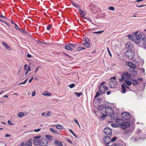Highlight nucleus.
I'll list each match as a JSON object with an SVG mask.
<instances>
[{
	"mask_svg": "<svg viewBox=\"0 0 146 146\" xmlns=\"http://www.w3.org/2000/svg\"><path fill=\"white\" fill-rule=\"evenodd\" d=\"M131 39L137 44H139L142 41L145 40L146 38L143 33H139L137 35V32H136L132 35Z\"/></svg>",
	"mask_w": 146,
	"mask_h": 146,
	"instance_id": "nucleus-1",
	"label": "nucleus"
},
{
	"mask_svg": "<svg viewBox=\"0 0 146 146\" xmlns=\"http://www.w3.org/2000/svg\"><path fill=\"white\" fill-rule=\"evenodd\" d=\"M115 122L118 123L119 127L123 129H125L127 127L130 126V124L129 123L125 122L124 120L121 119H116Z\"/></svg>",
	"mask_w": 146,
	"mask_h": 146,
	"instance_id": "nucleus-2",
	"label": "nucleus"
},
{
	"mask_svg": "<svg viewBox=\"0 0 146 146\" xmlns=\"http://www.w3.org/2000/svg\"><path fill=\"white\" fill-rule=\"evenodd\" d=\"M125 55L127 58L130 59L133 58L135 56L134 52L130 50H127L125 53Z\"/></svg>",
	"mask_w": 146,
	"mask_h": 146,
	"instance_id": "nucleus-3",
	"label": "nucleus"
},
{
	"mask_svg": "<svg viewBox=\"0 0 146 146\" xmlns=\"http://www.w3.org/2000/svg\"><path fill=\"white\" fill-rule=\"evenodd\" d=\"M131 77V76L130 74H129L128 72H126L121 75V78L119 79V81H122L124 80L125 78L128 80L130 79Z\"/></svg>",
	"mask_w": 146,
	"mask_h": 146,
	"instance_id": "nucleus-4",
	"label": "nucleus"
},
{
	"mask_svg": "<svg viewBox=\"0 0 146 146\" xmlns=\"http://www.w3.org/2000/svg\"><path fill=\"white\" fill-rule=\"evenodd\" d=\"M130 114L127 112L124 111L121 114L122 117L125 119H128L130 118Z\"/></svg>",
	"mask_w": 146,
	"mask_h": 146,
	"instance_id": "nucleus-5",
	"label": "nucleus"
},
{
	"mask_svg": "<svg viewBox=\"0 0 146 146\" xmlns=\"http://www.w3.org/2000/svg\"><path fill=\"white\" fill-rule=\"evenodd\" d=\"M105 83V82H102L100 84V85L99 87L98 90L99 92H100V94H103L105 93V90L104 87V84Z\"/></svg>",
	"mask_w": 146,
	"mask_h": 146,
	"instance_id": "nucleus-6",
	"label": "nucleus"
},
{
	"mask_svg": "<svg viewBox=\"0 0 146 146\" xmlns=\"http://www.w3.org/2000/svg\"><path fill=\"white\" fill-rule=\"evenodd\" d=\"M105 113L107 115H112L114 113L113 109L110 107H107L105 108Z\"/></svg>",
	"mask_w": 146,
	"mask_h": 146,
	"instance_id": "nucleus-7",
	"label": "nucleus"
},
{
	"mask_svg": "<svg viewBox=\"0 0 146 146\" xmlns=\"http://www.w3.org/2000/svg\"><path fill=\"white\" fill-rule=\"evenodd\" d=\"M48 143V141L44 138H42V140L39 145L40 146H47Z\"/></svg>",
	"mask_w": 146,
	"mask_h": 146,
	"instance_id": "nucleus-8",
	"label": "nucleus"
},
{
	"mask_svg": "<svg viewBox=\"0 0 146 146\" xmlns=\"http://www.w3.org/2000/svg\"><path fill=\"white\" fill-rule=\"evenodd\" d=\"M41 137H34L33 141V143L35 145H38L40 144L42 139H40Z\"/></svg>",
	"mask_w": 146,
	"mask_h": 146,
	"instance_id": "nucleus-9",
	"label": "nucleus"
},
{
	"mask_svg": "<svg viewBox=\"0 0 146 146\" xmlns=\"http://www.w3.org/2000/svg\"><path fill=\"white\" fill-rule=\"evenodd\" d=\"M104 132L105 133L108 135H110L112 133L111 129L108 127L105 128L104 129Z\"/></svg>",
	"mask_w": 146,
	"mask_h": 146,
	"instance_id": "nucleus-10",
	"label": "nucleus"
},
{
	"mask_svg": "<svg viewBox=\"0 0 146 146\" xmlns=\"http://www.w3.org/2000/svg\"><path fill=\"white\" fill-rule=\"evenodd\" d=\"M84 41V43H83V45L87 48H89L90 43L89 39L87 38H85Z\"/></svg>",
	"mask_w": 146,
	"mask_h": 146,
	"instance_id": "nucleus-11",
	"label": "nucleus"
},
{
	"mask_svg": "<svg viewBox=\"0 0 146 146\" xmlns=\"http://www.w3.org/2000/svg\"><path fill=\"white\" fill-rule=\"evenodd\" d=\"M111 137H104L103 141L106 144V145H108L111 142Z\"/></svg>",
	"mask_w": 146,
	"mask_h": 146,
	"instance_id": "nucleus-12",
	"label": "nucleus"
},
{
	"mask_svg": "<svg viewBox=\"0 0 146 146\" xmlns=\"http://www.w3.org/2000/svg\"><path fill=\"white\" fill-rule=\"evenodd\" d=\"M126 63L127 66L131 68L134 69L135 68V65L131 62L127 61L126 62Z\"/></svg>",
	"mask_w": 146,
	"mask_h": 146,
	"instance_id": "nucleus-13",
	"label": "nucleus"
},
{
	"mask_svg": "<svg viewBox=\"0 0 146 146\" xmlns=\"http://www.w3.org/2000/svg\"><path fill=\"white\" fill-rule=\"evenodd\" d=\"M125 47L126 48L128 49L127 50H130V51H132L133 48L132 44L130 42L126 44Z\"/></svg>",
	"mask_w": 146,
	"mask_h": 146,
	"instance_id": "nucleus-14",
	"label": "nucleus"
},
{
	"mask_svg": "<svg viewBox=\"0 0 146 146\" xmlns=\"http://www.w3.org/2000/svg\"><path fill=\"white\" fill-rule=\"evenodd\" d=\"M54 144L57 146H62L63 145L62 142L57 140L54 141Z\"/></svg>",
	"mask_w": 146,
	"mask_h": 146,
	"instance_id": "nucleus-15",
	"label": "nucleus"
},
{
	"mask_svg": "<svg viewBox=\"0 0 146 146\" xmlns=\"http://www.w3.org/2000/svg\"><path fill=\"white\" fill-rule=\"evenodd\" d=\"M110 81L111 83L110 84L111 85V86H112L111 88H112V87H114L117 85V83L114 80L111 79Z\"/></svg>",
	"mask_w": 146,
	"mask_h": 146,
	"instance_id": "nucleus-16",
	"label": "nucleus"
},
{
	"mask_svg": "<svg viewBox=\"0 0 146 146\" xmlns=\"http://www.w3.org/2000/svg\"><path fill=\"white\" fill-rule=\"evenodd\" d=\"M2 44L4 46L5 48L8 50H11V48L9 45L5 42L4 41L2 42Z\"/></svg>",
	"mask_w": 146,
	"mask_h": 146,
	"instance_id": "nucleus-17",
	"label": "nucleus"
},
{
	"mask_svg": "<svg viewBox=\"0 0 146 146\" xmlns=\"http://www.w3.org/2000/svg\"><path fill=\"white\" fill-rule=\"evenodd\" d=\"M105 106L104 105H101L99 106L98 108V110L101 111L103 110Z\"/></svg>",
	"mask_w": 146,
	"mask_h": 146,
	"instance_id": "nucleus-18",
	"label": "nucleus"
},
{
	"mask_svg": "<svg viewBox=\"0 0 146 146\" xmlns=\"http://www.w3.org/2000/svg\"><path fill=\"white\" fill-rule=\"evenodd\" d=\"M66 49L68 50H73L72 48L71 47L69 43L68 44H67L65 47Z\"/></svg>",
	"mask_w": 146,
	"mask_h": 146,
	"instance_id": "nucleus-19",
	"label": "nucleus"
},
{
	"mask_svg": "<svg viewBox=\"0 0 146 146\" xmlns=\"http://www.w3.org/2000/svg\"><path fill=\"white\" fill-rule=\"evenodd\" d=\"M32 140L31 139L29 141L26 142L25 143V146H32Z\"/></svg>",
	"mask_w": 146,
	"mask_h": 146,
	"instance_id": "nucleus-20",
	"label": "nucleus"
},
{
	"mask_svg": "<svg viewBox=\"0 0 146 146\" xmlns=\"http://www.w3.org/2000/svg\"><path fill=\"white\" fill-rule=\"evenodd\" d=\"M141 139V137H131L130 140L133 142H135L138 140Z\"/></svg>",
	"mask_w": 146,
	"mask_h": 146,
	"instance_id": "nucleus-21",
	"label": "nucleus"
},
{
	"mask_svg": "<svg viewBox=\"0 0 146 146\" xmlns=\"http://www.w3.org/2000/svg\"><path fill=\"white\" fill-rule=\"evenodd\" d=\"M121 92L123 93H125L126 92V89L125 88L123 84H122L121 86Z\"/></svg>",
	"mask_w": 146,
	"mask_h": 146,
	"instance_id": "nucleus-22",
	"label": "nucleus"
},
{
	"mask_svg": "<svg viewBox=\"0 0 146 146\" xmlns=\"http://www.w3.org/2000/svg\"><path fill=\"white\" fill-rule=\"evenodd\" d=\"M50 131L52 132L53 133H56L57 134H59V132H58V131H57L54 130L52 128H50Z\"/></svg>",
	"mask_w": 146,
	"mask_h": 146,
	"instance_id": "nucleus-23",
	"label": "nucleus"
},
{
	"mask_svg": "<svg viewBox=\"0 0 146 146\" xmlns=\"http://www.w3.org/2000/svg\"><path fill=\"white\" fill-rule=\"evenodd\" d=\"M69 44L70 45V46L73 48H75L78 46V44H74L72 43H69Z\"/></svg>",
	"mask_w": 146,
	"mask_h": 146,
	"instance_id": "nucleus-24",
	"label": "nucleus"
},
{
	"mask_svg": "<svg viewBox=\"0 0 146 146\" xmlns=\"http://www.w3.org/2000/svg\"><path fill=\"white\" fill-rule=\"evenodd\" d=\"M111 125L113 127H119V125L118 124L115 123H112Z\"/></svg>",
	"mask_w": 146,
	"mask_h": 146,
	"instance_id": "nucleus-25",
	"label": "nucleus"
},
{
	"mask_svg": "<svg viewBox=\"0 0 146 146\" xmlns=\"http://www.w3.org/2000/svg\"><path fill=\"white\" fill-rule=\"evenodd\" d=\"M83 49H85V48L84 47L82 46L79 47L77 49V50L78 51H80Z\"/></svg>",
	"mask_w": 146,
	"mask_h": 146,
	"instance_id": "nucleus-26",
	"label": "nucleus"
},
{
	"mask_svg": "<svg viewBox=\"0 0 146 146\" xmlns=\"http://www.w3.org/2000/svg\"><path fill=\"white\" fill-rule=\"evenodd\" d=\"M131 83L135 85H137L138 84V83L137 81L134 80H132V82H131Z\"/></svg>",
	"mask_w": 146,
	"mask_h": 146,
	"instance_id": "nucleus-27",
	"label": "nucleus"
},
{
	"mask_svg": "<svg viewBox=\"0 0 146 146\" xmlns=\"http://www.w3.org/2000/svg\"><path fill=\"white\" fill-rule=\"evenodd\" d=\"M43 96H50L51 95V94L48 92V91L45 92L43 94Z\"/></svg>",
	"mask_w": 146,
	"mask_h": 146,
	"instance_id": "nucleus-28",
	"label": "nucleus"
},
{
	"mask_svg": "<svg viewBox=\"0 0 146 146\" xmlns=\"http://www.w3.org/2000/svg\"><path fill=\"white\" fill-rule=\"evenodd\" d=\"M125 83L129 86H130L131 85V81H129V80H125Z\"/></svg>",
	"mask_w": 146,
	"mask_h": 146,
	"instance_id": "nucleus-29",
	"label": "nucleus"
},
{
	"mask_svg": "<svg viewBox=\"0 0 146 146\" xmlns=\"http://www.w3.org/2000/svg\"><path fill=\"white\" fill-rule=\"evenodd\" d=\"M79 11L80 12L81 15H82V16H84L85 14V13L83 10L81 9L79 10Z\"/></svg>",
	"mask_w": 146,
	"mask_h": 146,
	"instance_id": "nucleus-30",
	"label": "nucleus"
},
{
	"mask_svg": "<svg viewBox=\"0 0 146 146\" xmlns=\"http://www.w3.org/2000/svg\"><path fill=\"white\" fill-rule=\"evenodd\" d=\"M56 128L59 129H62L63 128V126L60 125H56Z\"/></svg>",
	"mask_w": 146,
	"mask_h": 146,
	"instance_id": "nucleus-31",
	"label": "nucleus"
},
{
	"mask_svg": "<svg viewBox=\"0 0 146 146\" xmlns=\"http://www.w3.org/2000/svg\"><path fill=\"white\" fill-rule=\"evenodd\" d=\"M131 73L133 75H135L137 74V72L135 70H132Z\"/></svg>",
	"mask_w": 146,
	"mask_h": 146,
	"instance_id": "nucleus-32",
	"label": "nucleus"
},
{
	"mask_svg": "<svg viewBox=\"0 0 146 146\" xmlns=\"http://www.w3.org/2000/svg\"><path fill=\"white\" fill-rule=\"evenodd\" d=\"M75 94L77 95L78 97H80L81 95L82 94V92H74Z\"/></svg>",
	"mask_w": 146,
	"mask_h": 146,
	"instance_id": "nucleus-33",
	"label": "nucleus"
},
{
	"mask_svg": "<svg viewBox=\"0 0 146 146\" xmlns=\"http://www.w3.org/2000/svg\"><path fill=\"white\" fill-rule=\"evenodd\" d=\"M52 114V113L50 111H48L47 112L46 114V115H44V116H50V115Z\"/></svg>",
	"mask_w": 146,
	"mask_h": 146,
	"instance_id": "nucleus-34",
	"label": "nucleus"
},
{
	"mask_svg": "<svg viewBox=\"0 0 146 146\" xmlns=\"http://www.w3.org/2000/svg\"><path fill=\"white\" fill-rule=\"evenodd\" d=\"M24 115L23 113L22 112H20L18 114V116L20 117H22Z\"/></svg>",
	"mask_w": 146,
	"mask_h": 146,
	"instance_id": "nucleus-35",
	"label": "nucleus"
},
{
	"mask_svg": "<svg viewBox=\"0 0 146 146\" xmlns=\"http://www.w3.org/2000/svg\"><path fill=\"white\" fill-rule=\"evenodd\" d=\"M51 27H52V26H51V25H48L47 26L46 29L47 30L49 31L50 30Z\"/></svg>",
	"mask_w": 146,
	"mask_h": 146,
	"instance_id": "nucleus-36",
	"label": "nucleus"
},
{
	"mask_svg": "<svg viewBox=\"0 0 146 146\" xmlns=\"http://www.w3.org/2000/svg\"><path fill=\"white\" fill-rule=\"evenodd\" d=\"M75 86V84H71L69 85L68 86L70 87V88H73Z\"/></svg>",
	"mask_w": 146,
	"mask_h": 146,
	"instance_id": "nucleus-37",
	"label": "nucleus"
},
{
	"mask_svg": "<svg viewBox=\"0 0 146 146\" xmlns=\"http://www.w3.org/2000/svg\"><path fill=\"white\" fill-rule=\"evenodd\" d=\"M69 130L70 131V132L73 135L75 136V137H77L76 135H75V134H74L72 130L71 129H69Z\"/></svg>",
	"mask_w": 146,
	"mask_h": 146,
	"instance_id": "nucleus-38",
	"label": "nucleus"
},
{
	"mask_svg": "<svg viewBox=\"0 0 146 146\" xmlns=\"http://www.w3.org/2000/svg\"><path fill=\"white\" fill-rule=\"evenodd\" d=\"M71 3L75 7H79V6L76 4L74 2H73L72 1H71Z\"/></svg>",
	"mask_w": 146,
	"mask_h": 146,
	"instance_id": "nucleus-39",
	"label": "nucleus"
},
{
	"mask_svg": "<svg viewBox=\"0 0 146 146\" xmlns=\"http://www.w3.org/2000/svg\"><path fill=\"white\" fill-rule=\"evenodd\" d=\"M113 146H123L122 144L120 143H118L117 144H115Z\"/></svg>",
	"mask_w": 146,
	"mask_h": 146,
	"instance_id": "nucleus-40",
	"label": "nucleus"
},
{
	"mask_svg": "<svg viewBox=\"0 0 146 146\" xmlns=\"http://www.w3.org/2000/svg\"><path fill=\"white\" fill-rule=\"evenodd\" d=\"M104 31H98L97 32H95L93 33H96V34H100L103 32Z\"/></svg>",
	"mask_w": 146,
	"mask_h": 146,
	"instance_id": "nucleus-41",
	"label": "nucleus"
},
{
	"mask_svg": "<svg viewBox=\"0 0 146 146\" xmlns=\"http://www.w3.org/2000/svg\"><path fill=\"white\" fill-rule=\"evenodd\" d=\"M111 115V119L114 120L115 119V116L114 114H113V113L112 115Z\"/></svg>",
	"mask_w": 146,
	"mask_h": 146,
	"instance_id": "nucleus-42",
	"label": "nucleus"
},
{
	"mask_svg": "<svg viewBox=\"0 0 146 146\" xmlns=\"http://www.w3.org/2000/svg\"><path fill=\"white\" fill-rule=\"evenodd\" d=\"M100 95V94L98 92H97L94 98H96L98 97Z\"/></svg>",
	"mask_w": 146,
	"mask_h": 146,
	"instance_id": "nucleus-43",
	"label": "nucleus"
},
{
	"mask_svg": "<svg viewBox=\"0 0 146 146\" xmlns=\"http://www.w3.org/2000/svg\"><path fill=\"white\" fill-rule=\"evenodd\" d=\"M83 18H84V19L89 21H90L91 22H92L91 21V19L88 17H83Z\"/></svg>",
	"mask_w": 146,
	"mask_h": 146,
	"instance_id": "nucleus-44",
	"label": "nucleus"
},
{
	"mask_svg": "<svg viewBox=\"0 0 146 146\" xmlns=\"http://www.w3.org/2000/svg\"><path fill=\"white\" fill-rule=\"evenodd\" d=\"M19 31L21 32H22L23 33H26V31L25 30H23V29H19Z\"/></svg>",
	"mask_w": 146,
	"mask_h": 146,
	"instance_id": "nucleus-45",
	"label": "nucleus"
},
{
	"mask_svg": "<svg viewBox=\"0 0 146 146\" xmlns=\"http://www.w3.org/2000/svg\"><path fill=\"white\" fill-rule=\"evenodd\" d=\"M107 50L109 53V54L110 55V56H111L112 55L111 54V53L110 52V50L109 48L108 47H107Z\"/></svg>",
	"mask_w": 146,
	"mask_h": 146,
	"instance_id": "nucleus-46",
	"label": "nucleus"
},
{
	"mask_svg": "<svg viewBox=\"0 0 146 146\" xmlns=\"http://www.w3.org/2000/svg\"><path fill=\"white\" fill-rule=\"evenodd\" d=\"M117 138V137H113V138L111 139L110 140L111 142L115 141L116 140Z\"/></svg>",
	"mask_w": 146,
	"mask_h": 146,
	"instance_id": "nucleus-47",
	"label": "nucleus"
},
{
	"mask_svg": "<svg viewBox=\"0 0 146 146\" xmlns=\"http://www.w3.org/2000/svg\"><path fill=\"white\" fill-rule=\"evenodd\" d=\"M108 9L110 10H114V8L113 7H110L108 8Z\"/></svg>",
	"mask_w": 146,
	"mask_h": 146,
	"instance_id": "nucleus-48",
	"label": "nucleus"
},
{
	"mask_svg": "<svg viewBox=\"0 0 146 146\" xmlns=\"http://www.w3.org/2000/svg\"><path fill=\"white\" fill-rule=\"evenodd\" d=\"M141 130L140 129H137L136 131V134H138L139 133H141Z\"/></svg>",
	"mask_w": 146,
	"mask_h": 146,
	"instance_id": "nucleus-49",
	"label": "nucleus"
},
{
	"mask_svg": "<svg viewBox=\"0 0 146 146\" xmlns=\"http://www.w3.org/2000/svg\"><path fill=\"white\" fill-rule=\"evenodd\" d=\"M106 116H107V115H106L102 113V115L101 117V118H102L104 117H106Z\"/></svg>",
	"mask_w": 146,
	"mask_h": 146,
	"instance_id": "nucleus-50",
	"label": "nucleus"
},
{
	"mask_svg": "<svg viewBox=\"0 0 146 146\" xmlns=\"http://www.w3.org/2000/svg\"><path fill=\"white\" fill-rule=\"evenodd\" d=\"M15 28L16 29H19V26L16 24H15Z\"/></svg>",
	"mask_w": 146,
	"mask_h": 146,
	"instance_id": "nucleus-51",
	"label": "nucleus"
},
{
	"mask_svg": "<svg viewBox=\"0 0 146 146\" xmlns=\"http://www.w3.org/2000/svg\"><path fill=\"white\" fill-rule=\"evenodd\" d=\"M32 96H35V91H33L32 92Z\"/></svg>",
	"mask_w": 146,
	"mask_h": 146,
	"instance_id": "nucleus-52",
	"label": "nucleus"
},
{
	"mask_svg": "<svg viewBox=\"0 0 146 146\" xmlns=\"http://www.w3.org/2000/svg\"><path fill=\"white\" fill-rule=\"evenodd\" d=\"M0 18H3V19H6L7 18L5 16L0 15Z\"/></svg>",
	"mask_w": 146,
	"mask_h": 146,
	"instance_id": "nucleus-53",
	"label": "nucleus"
},
{
	"mask_svg": "<svg viewBox=\"0 0 146 146\" xmlns=\"http://www.w3.org/2000/svg\"><path fill=\"white\" fill-rule=\"evenodd\" d=\"M104 89H105V92L106 90H108V88L105 85H104Z\"/></svg>",
	"mask_w": 146,
	"mask_h": 146,
	"instance_id": "nucleus-54",
	"label": "nucleus"
},
{
	"mask_svg": "<svg viewBox=\"0 0 146 146\" xmlns=\"http://www.w3.org/2000/svg\"><path fill=\"white\" fill-rule=\"evenodd\" d=\"M28 79H27L26 80H25L23 82H22L20 84H25L26 83V82L27 80Z\"/></svg>",
	"mask_w": 146,
	"mask_h": 146,
	"instance_id": "nucleus-55",
	"label": "nucleus"
},
{
	"mask_svg": "<svg viewBox=\"0 0 146 146\" xmlns=\"http://www.w3.org/2000/svg\"><path fill=\"white\" fill-rule=\"evenodd\" d=\"M39 68V67H36L35 68V70L34 72L36 73L37 72V71L38 70Z\"/></svg>",
	"mask_w": 146,
	"mask_h": 146,
	"instance_id": "nucleus-56",
	"label": "nucleus"
},
{
	"mask_svg": "<svg viewBox=\"0 0 146 146\" xmlns=\"http://www.w3.org/2000/svg\"><path fill=\"white\" fill-rule=\"evenodd\" d=\"M27 56L28 58H31L32 57V56L30 54H27Z\"/></svg>",
	"mask_w": 146,
	"mask_h": 146,
	"instance_id": "nucleus-57",
	"label": "nucleus"
},
{
	"mask_svg": "<svg viewBox=\"0 0 146 146\" xmlns=\"http://www.w3.org/2000/svg\"><path fill=\"white\" fill-rule=\"evenodd\" d=\"M8 123L9 125H12L13 124V123H12L10 121V120H8Z\"/></svg>",
	"mask_w": 146,
	"mask_h": 146,
	"instance_id": "nucleus-58",
	"label": "nucleus"
},
{
	"mask_svg": "<svg viewBox=\"0 0 146 146\" xmlns=\"http://www.w3.org/2000/svg\"><path fill=\"white\" fill-rule=\"evenodd\" d=\"M33 77H32L31 79L29 80V83H30L32 81V80H33Z\"/></svg>",
	"mask_w": 146,
	"mask_h": 146,
	"instance_id": "nucleus-59",
	"label": "nucleus"
},
{
	"mask_svg": "<svg viewBox=\"0 0 146 146\" xmlns=\"http://www.w3.org/2000/svg\"><path fill=\"white\" fill-rule=\"evenodd\" d=\"M98 100V102L99 103H101V100L100 99V98H98L97 99Z\"/></svg>",
	"mask_w": 146,
	"mask_h": 146,
	"instance_id": "nucleus-60",
	"label": "nucleus"
},
{
	"mask_svg": "<svg viewBox=\"0 0 146 146\" xmlns=\"http://www.w3.org/2000/svg\"><path fill=\"white\" fill-rule=\"evenodd\" d=\"M40 129H35L34 131L35 132H38L40 130Z\"/></svg>",
	"mask_w": 146,
	"mask_h": 146,
	"instance_id": "nucleus-61",
	"label": "nucleus"
},
{
	"mask_svg": "<svg viewBox=\"0 0 146 146\" xmlns=\"http://www.w3.org/2000/svg\"><path fill=\"white\" fill-rule=\"evenodd\" d=\"M74 121L78 125H79V123L77 121V119H74Z\"/></svg>",
	"mask_w": 146,
	"mask_h": 146,
	"instance_id": "nucleus-62",
	"label": "nucleus"
},
{
	"mask_svg": "<svg viewBox=\"0 0 146 146\" xmlns=\"http://www.w3.org/2000/svg\"><path fill=\"white\" fill-rule=\"evenodd\" d=\"M110 93H111V91H108L107 92H106V94L107 95H110Z\"/></svg>",
	"mask_w": 146,
	"mask_h": 146,
	"instance_id": "nucleus-63",
	"label": "nucleus"
},
{
	"mask_svg": "<svg viewBox=\"0 0 146 146\" xmlns=\"http://www.w3.org/2000/svg\"><path fill=\"white\" fill-rule=\"evenodd\" d=\"M143 46H144V48L146 50V43L143 44Z\"/></svg>",
	"mask_w": 146,
	"mask_h": 146,
	"instance_id": "nucleus-64",
	"label": "nucleus"
}]
</instances>
